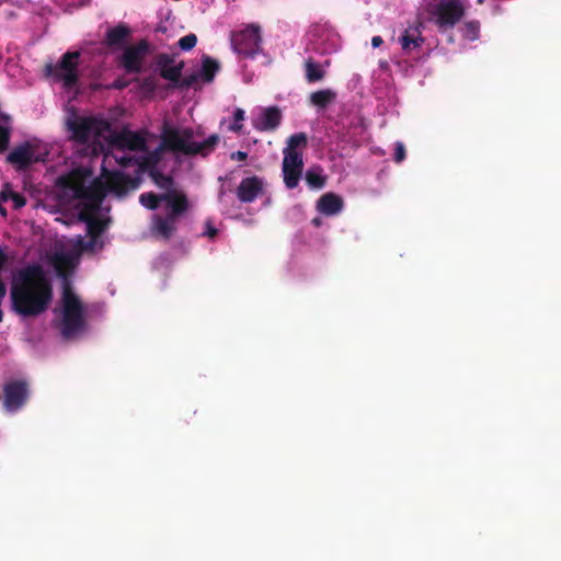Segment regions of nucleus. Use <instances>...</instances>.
<instances>
[{
    "label": "nucleus",
    "mask_w": 561,
    "mask_h": 561,
    "mask_svg": "<svg viewBox=\"0 0 561 561\" xmlns=\"http://www.w3.org/2000/svg\"><path fill=\"white\" fill-rule=\"evenodd\" d=\"M305 76L309 83H314L321 81L324 78L325 71L320 64L309 58L305 62Z\"/></svg>",
    "instance_id": "26"
},
{
    "label": "nucleus",
    "mask_w": 561,
    "mask_h": 561,
    "mask_svg": "<svg viewBox=\"0 0 561 561\" xmlns=\"http://www.w3.org/2000/svg\"><path fill=\"white\" fill-rule=\"evenodd\" d=\"M150 176L159 188L164 190L165 192L175 191L173 188L174 181L172 176L165 175L157 169L150 170Z\"/></svg>",
    "instance_id": "29"
},
{
    "label": "nucleus",
    "mask_w": 561,
    "mask_h": 561,
    "mask_svg": "<svg viewBox=\"0 0 561 561\" xmlns=\"http://www.w3.org/2000/svg\"><path fill=\"white\" fill-rule=\"evenodd\" d=\"M79 51H67L62 55L60 61L54 66L47 64L45 71L47 76H53L64 82L66 88H72L79 81L78 60Z\"/></svg>",
    "instance_id": "6"
},
{
    "label": "nucleus",
    "mask_w": 561,
    "mask_h": 561,
    "mask_svg": "<svg viewBox=\"0 0 561 561\" xmlns=\"http://www.w3.org/2000/svg\"><path fill=\"white\" fill-rule=\"evenodd\" d=\"M193 137L194 131L190 127L179 129L165 124L161 133L160 149L185 156H207L219 142L217 134L210 135L202 142L193 141Z\"/></svg>",
    "instance_id": "2"
},
{
    "label": "nucleus",
    "mask_w": 561,
    "mask_h": 561,
    "mask_svg": "<svg viewBox=\"0 0 561 561\" xmlns=\"http://www.w3.org/2000/svg\"><path fill=\"white\" fill-rule=\"evenodd\" d=\"M282 112L277 106H270L262 111V114L253 122L259 131H274L282 122Z\"/></svg>",
    "instance_id": "15"
},
{
    "label": "nucleus",
    "mask_w": 561,
    "mask_h": 561,
    "mask_svg": "<svg viewBox=\"0 0 561 561\" xmlns=\"http://www.w3.org/2000/svg\"><path fill=\"white\" fill-rule=\"evenodd\" d=\"M217 234H218V229L215 228L209 220L206 221V230L204 232V236H207L208 238L213 239Z\"/></svg>",
    "instance_id": "39"
},
{
    "label": "nucleus",
    "mask_w": 561,
    "mask_h": 561,
    "mask_svg": "<svg viewBox=\"0 0 561 561\" xmlns=\"http://www.w3.org/2000/svg\"><path fill=\"white\" fill-rule=\"evenodd\" d=\"M164 204V215L156 214L151 220V233L158 239L169 241L178 230L182 217L190 210L191 203L182 191H171Z\"/></svg>",
    "instance_id": "3"
},
{
    "label": "nucleus",
    "mask_w": 561,
    "mask_h": 561,
    "mask_svg": "<svg viewBox=\"0 0 561 561\" xmlns=\"http://www.w3.org/2000/svg\"><path fill=\"white\" fill-rule=\"evenodd\" d=\"M53 297L51 280L41 264H28L14 274L10 299L16 314L23 318L37 317L48 309Z\"/></svg>",
    "instance_id": "1"
},
{
    "label": "nucleus",
    "mask_w": 561,
    "mask_h": 561,
    "mask_svg": "<svg viewBox=\"0 0 561 561\" xmlns=\"http://www.w3.org/2000/svg\"><path fill=\"white\" fill-rule=\"evenodd\" d=\"M121 147L133 151H142L146 149V139L137 131H124L117 137Z\"/></svg>",
    "instance_id": "21"
},
{
    "label": "nucleus",
    "mask_w": 561,
    "mask_h": 561,
    "mask_svg": "<svg viewBox=\"0 0 561 561\" xmlns=\"http://www.w3.org/2000/svg\"><path fill=\"white\" fill-rule=\"evenodd\" d=\"M480 23L479 21L466 22L462 27V35L466 39L476 41L479 37Z\"/></svg>",
    "instance_id": "31"
},
{
    "label": "nucleus",
    "mask_w": 561,
    "mask_h": 561,
    "mask_svg": "<svg viewBox=\"0 0 561 561\" xmlns=\"http://www.w3.org/2000/svg\"><path fill=\"white\" fill-rule=\"evenodd\" d=\"M10 116L0 112V121H9Z\"/></svg>",
    "instance_id": "46"
},
{
    "label": "nucleus",
    "mask_w": 561,
    "mask_h": 561,
    "mask_svg": "<svg viewBox=\"0 0 561 561\" xmlns=\"http://www.w3.org/2000/svg\"><path fill=\"white\" fill-rule=\"evenodd\" d=\"M170 195H171V191L164 192L161 194H156L153 192H147V193H142L139 196V203L147 209L156 210L161 203L165 204V202L168 201V197H165V196H170Z\"/></svg>",
    "instance_id": "25"
},
{
    "label": "nucleus",
    "mask_w": 561,
    "mask_h": 561,
    "mask_svg": "<svg viewBox=\"0 0 561 561\" xmlns=\"http://www.w3.org/2000/svg\"><path fill=\"white\" fill-rule=\"evenodd\" d=\"M27 397V383L23 380H14L4 385L0 401H2L5 411L15 412L24 405Z\"/></svg>",
    "instance_id": "9"
},
{
    "label": "nucleus",
    "mask_w": 561,
    "mask_h": 561,
    "mask_svg": "<svg viewBox=\"0 0 561 561\" xmlns=\"http://www.w3.org/2000/svg\"><path fill=\"white\" fill-rule=\"evenodd\" d=\"M383 43V39L381 38V36H374L371 38V45L373 47H379L381 44Z\"/></svg>",
    "instance_id": "43"
},
{
    "label": "nucleus",
    "mask_w": 561,
    "mask_h": 561,
    "mask_svg": "<svg viewBox=\"0 0 561 561\" xmlns=\"http://www.w3.org/2000/svg\"><path fill=\"white\" fill-rule=\"evenodd\" d=\"M183 67V61L178 65H171L170 67L162 69V71H160V76L161 78L178 84L182 77Z\"/></svg>",
    "instance_id": "30"
},
{
    "label": "nucleus",
    "mask_w": 561,
    "mask_h": 561,
    "mask_svg": "<svg viewBox=\"0 0 561 561\" xmlns=\"http://www.w3.org/2000/svg\"><path fill=\"white\" fill-rule=\"evenodd\" d=\"M405 159V147L402 142H396L393 160L397 163L402 162Z\"/></svg>",
    "instance_id": "36"
},
{
    "label": "nucleus",
    "mask_w": 561,
    "mask_h": 561,
    "mask_svg": "<svg viewBox=\"0 0 561 561\" xmlns=\"http://www.w3.org/2000/svg\"><path fill=\"white\" fill-rule=\"evenodd\" d=\"M305 180L308 186L312 190H321L327 183V176L323 174V170L319 165H313L307 170Z\"/></svg>",
    "instance_id": "23"
},
{
    "label": "nucleus",
    "mask_w": 561,
    "mask_h": 561,
    "mask_svg": "<svg viewBox=\"0 0 561 561\" xmlns=\"http://www.w3.org/2000/svg\"><path fill=\"white\" fill-rule=\"evenodd\" d=\"M76 247L81 253H92L96 249L102 250L104 247V241L96 238H89V240H84L82 237H79Z\"/></svg>",
    "instance_id": "28"
},
{
    "label": "nucleus",
    "mask_w": 561,
    "mask_h": 561,
    "mask_svg": "<svg viewBox=\"0 0 561 561\" xmlns=\"http://www.w3.org/2000/svg\"><path fill=\"white\" fill-rule=\"evenodd\" d=\"M336 99V93L331 89L312 92L309 96L310 103L321 110L327 108Z\"/></svg>",
    "instance_id": "22"
},
{
    "label": "nucleus",
    "mask_w": 561,
    "mask_h": 561,
    "mask_svg": "<svg viewBox=\"0 0 561 561\" xmlns=\"http://www.w3.org/2000/svg\"><path fill=\"white\" fill-rule=\"evenodd\" d=\"M174 62V57L169 54H159L156 56V65L159 68V72L162 69L170 67Z\"/></svg>",
    "instance_id": "33"
},
{
    "label": "nucleus",
    "mask_w": 561,
    "mask_h": 561,
    "mask_svg": "<svg viewBox=\"0 0 561 561\" xmlns=\"http://www.w3.org/2000/svg\"><path fill=\"white\" fill-rule=\"evenodd\" d=\"M10 193H14V192L11 191L10 185L7 183L0 192V201L7 202V201L11 199Z\"/></svg>",
    "instance_id": "40"
},
{
    "label": "nucleus",
    "mask_w": 561,
    "mask_h": 561,
    "mask_svg": "<svg viewBox=\"0 0 561 561\" xmlns=\"http://www.w3.org/2000/svg\"><path fill=\"white\" fill-rule=\"evenodd\" d=\"M424 39L417 28L405 30L400 36L401 47L404 51H411L412 49L420 47Z\"/></svg>",
    "instance_id": "24"
},
{
    "label": "nucleus",
    "mask_w": 561,
    "mask_h": 561,
    "mask_svg": "<svg viewBox=\"0 0 561 561\" xmlns=\"http://www.w3.org/2000/svg\"><path fill=\"white\" fill-rule=\"evenodd\" d=\"M196 43H197V36L193 33H190V34L181 37L178 42V45L182 50L187 51V50H191L192 48H194L196 46Z\"/></svg>",
    "instance_id": "32"
},
{
    "label": "nucleus",
    "mask_w": 561,
    "mask_h": 561,
    "mask_svg": "<svg viewBox=\"0 0 561 561\" xmlns=\"http://www.w3.org/2000/svg\"><path fill=\"white\" fill-rule=\"evenodd\" d=\"M98 121L93 117L77 116L67 122L71 137L79 144H87L93 134H96Z\"/></svg>",
    "instance_id": "11"
},
{
    "label": "nucleus",
    "mask_w": 561,
    "mask_h": 561,
    "mask_svg": "<svg viewBox=\"0 0 561 561\" xmlns=\"http://www.w3.org/2000/svg\"><path fill=\"white\" fill-rule=\"evenodd\" d=\"M14 209H20L26 204V198L19 193H10Z\"/></svg>",
    "instance_id": "37"
},
{
    "label": "nucleus",
    "mask_w": 561,
    "mask_h": 561,
    "mask_svg": "<svg viewBox=\"0 0 561 561\" xmlns=\"http://www.w3.org/2000/svg\"><path fill=\"white\" fill-rule=\"evenodd\" d=\"M131 160H133L131 158H128V157H122V158L119 159V163H121L123 167H127V165H129V164H130Z\"/></svg>",
    "instance_id": "45"
},
{
    "label": "nucleus",
    "mask_w": 561,
    "mask_h": 561,
    "mask_svg": "<svg viewBox=\"0 0 561 561\" xmlns=\"http://www.w3.org/2000/svg\"><path fill=\"white\" fill-rule=\"evenodd\" d=\"M312 224L316 226V227H319L321 225V219L320 218H314L312 219Z\"/></svg>",
    "instance_id": "47"
},
{
    "label": "nucleus",
    "mask_w": 561,
    "mask_h": 561,
    "mask_svg": "<svg viewBox=\"0 0 561 561\" xmlns=\"http://www.w3.org/2000/svg\"><path fill=\"white\" fill-rule=\"evenodd\" d=\"M264 192V182L261 178L253 175L241 180L236 194L240 202L252 203Z\"/></svg>",
    "instance_id": "12"
},
{
    "label": "nucleus",
    "mask_w": 561,
    "mask_h": 561,
    "mask_svg": "<svg viewBox=\"0 0 561 561\" xmlns=\"http://www.w3.org/2000/svg\"><path fill=\"white\" fill-rule=\"evenodd\" d=\"M80 218L87 224V234L89 238L101 239L110 224L108 219H101L88 214H81Z\"/></svg>",
    "instance_id": "20"
},
{
    "label": "nucleus",
    "mask_w": 561,
    "mask_h": 561,
    "mask_svg": "<svg viewBox=\"0 0 561 561\" xmlns=\"http://www.w3.org/2000/svg\"><path fill=\"white\" fill-rule=\"evenodd\" d=\"M127 87V82L123 79H117L113 82V88L122 90Z\"/></svg>",
    "instance_id": "42"
},
{
    "label": "nucleus",
    "mask_w": 561,
    "mask_h": 561,
    "mask_svg": "<svg viewBox=\"0 0 561 561\" xmlns=\"http://www.w3.org/2000/svg\"><path fill=\"white\" fill-rule=\"evenodd\" d=\"M131 34L128 25L119 23L107 30L105 34V44L108 47H123Z\"/></svg>",
    "instance_id": "19"
},
{
    "label": "nucleus",
    "mask_w": 561,
    "mask_h": 561,
    "mask_svg": "<svg viewBox=\"0 0 561 561\" xmlns=\"http://www.w3.org/2000/svg\"><path fill=\"white\" fill-rule=\"evenodd\" d=\"M308 146V137L306 133H296L287 138L286 147L283 149V158L296 157L304 159V150Z\"/></svg>",
    "instance_id": "18"
},
{
    "label": "nucleus",
    "mask_w": 561,
    "mask_h": 561,
    "mask_svg": "<svg viewBox=\"0 0 561 561\" xmlns=\"http://www.w3.org/2000/svg\"><path fill=\"white\" fill-rule=\"evenodd\" d=\"M148 54L149 43L146 39H140L137 44L125 47L119 62L127 73H139Z\"/></svg>",
    "instance_id": "10"
},
{
    "label": "nucleus",
    "mask_w": 561,
    "mask_h": 561,
    "mask_svg": "<svg viewBox=\"0 0 561 561\" xmlns=\"http://www.w3.org/2000/svg\"><path fill=\"white\" fill-rule=\"evenodd\" d=\"M261 28L256 24H250L244 30L232 33L231 45L239 56L253 58L262 51Z\"/></svg>",
    "instance_id": "5"
},
{
    "label": "nucleus",
    "mask_w": 561,
    "mask_h": 561,
    "mask_svg": "<svg viewBox=\"0 0 561 561\" xmlns=\"http://www.w3.org/2000/svg\"><path fill=\"white\" fill-rule=\"evenodd\" d=\"M7 255L4 254V252L0 249V271L3 270L5 263H7Z\"/></svg>",
    "instance_id": "44"
},
{
    "label": "nucleus",
    "mask_w": 561,
    "mask_h": 561,
    "mask_svg": "<svg viewBox=\"0 0 561 561\" xmlns=\"http://www.w3.org/2000/svg\"><path fill=\"white\" fill-rule=\"evenodd\" d=\"M87 329L84 307L70 284L62 286L60 334L65 340L75 339Z\"/></svg>",
    "instance_id": "4"
},
{
    "label": "nucleus",
    "mask_w": 561,
    "mask_h": 561,
    "mask_svg": "<svg viewBox=\"0 0 561 561\" xmlns=\"http://www.w3.org/2000/svg\"><path fill=\"white\" fill-rule=\"evenodd\" d=\"M465 15L460 0H440L433 10V16L440 31L453 28Z\"/></svg>",
    "instance_id": "7"
},
{
    "label": "nucleus",
    "mask_w": 561,
    "mask_h": 561,
    "mask_svg": "<svg viewBox=\"0 0 561 561\" xmlns=\"http://www.w3.org/2000/svg\"><path fill=\"white\" fill-rule=\"evenodd\" d=\"M282 171L286 187L290 190L297 187L304 171V159L283 158Z\"/></svg>",
    "instance_id": "13"
},
{
    "label": "nucleus",
    "mask_w": 561,
    "mask_h": 561,
    "mask_svg": "<svg viewBox=\"0 0 561 561\" xmlns=\"http://www.w3.org/2000/svg\"><path fill=\"white\" fill-rule=\"evenodd\" d=\"M152 83L151 79H145L144 87H149Z\"/></svg>",
    "instance_id": "48"
},
{
    "label": "nucleus",
    "mask_w": 561,
    "mask_h": 561,
    "mask_svg": "<svg viewBox=\"0 0 561 561\" xmlns=\"http://www.w3.org/2000/svg\"><path fill=\"white\" fill-rule=\"evenodd\" d=\"M344 201L335 193L328 192L317 202V210L324 216H335L342 211Z\"/></svg>",
    "instance_id": "17"
},
{
    "label": "nucleus",
    "mask_w": 561,
    "mask_h": 561,
    "mask_svg": "<svg viewBox=\"0 0 561 561\" xmlns=\"http://www.w3.org/2000/svg\"><path fill=\"white\" fill-rule=\"evenodd\" d=\"M37 146L26 140L15 146L7 156L5 161L16 171H26L31 165L44 161V157L36 153Z\"/></svg>",
    "instance_id": "8"
},
{
    "label": "nucleus",
    "mask_w": 561,
    "mask_h": 561,
    "mask_svg": "<svg viewBox=\"0 0 561 561\" xmlns=\"http://www.w3.org/2000/svg\"><path fill=\"white\" fill-rule=\"evenodd\" d=\"M247 158H248V153L244 151H234L230 154L231 160L245 161Z\"/></svg>",
    "instance_id": "41"
},
{
    "label": "nucleus",
    "mask_w": 561,
    "mask_h": 561,
    "mask_svg": "<svg viewBox=\"0 0 561 561\" xmlns=\"http://www.w3.org/2000/svg\"><path fill=\"white\" fill-rule=\"evenodd\" d=\"M107 184L111 192L124 196L128 192L135 191L139 186L140 180L124 172H114L108 178Z\"/></svg>",
    "instance_id": "14"
},
{
    "label": "nucleus",
    "mask_w": 561,
    "mask_h": 561,
    "mask_svg": "<svg viewBox=\"0 0 561 561\" xmlns=\"http://www.w3.org/2000/svg\"><path fill=\"white\" fill-rule=\"evenodd\" d=\"M219 70V64L209 56H204L202 59V69L199 77L205 82H211Z\"/></svg>",
    "instance_id": "27"
},
{
    "label": "nucleus",
    "mask_w": 561,
    "mask_h": 561,
    "mask_svg": "<svg viewBox=\"0 0 561 561\" xmlns=\"http://www.w3.org/2000/svg\"><path fill=\"white\" fill-rule=\"evenodd\" d=\"M233 119H234V122L230 126V129L232 131L239 133L242 128V125L240 124V122H242L244 119V111L241 108H237L233 113Z\"/></svg>",
    "instance_id": "35"
},
{
    "label": "nucleus",
    "mask_w": 561,
    "mask_h": 561,
    "mask_svg": "<svg viewBox=\"0 0 561 561\" xmlns=\"http://www.w3.org/2000/svg\"><path fill=\"white\" fill-rule=\"evenodd\" d=\"M196 80H197V76L191 75V76H187L184 79L180 80V82L178 84L181 88H190L196 82Z\"/></svg>",
    "instance_id": "38"
},
{
    "label": "nucleus",
    "mask_w": 561,
    "mask_h": 561,
    "mask_svg": "<svg viewBox=\"0 0 561 561\" xmlns=\"http://www.w3.org/2000/svg\"><path fill=\"white\" fill-rule=\"evenodd\" d=\"M11 130L9 127L0 125V152H4L10 144Z\"/></svg>",
    "instance_id": "34"
},
{
    "label": "nucleus",
    "mask_w": 561,
    "mask_h": 561,
    "mask_svg": "<svg viewBox=\"0 0 561 561\" xmlns=\"http://www.w3.org/2000/svg\"><path fill=\"white\" fill-rule=\"evenodd\" d=\"M50 263L54 266L58 277L64 279V285L66 283L69 284L68 277L75 270V267L78 263V260L70 253L60 252V253H55L50 257Z\"/></svg>",
    "instance_id": "16"
}]
</instances>
